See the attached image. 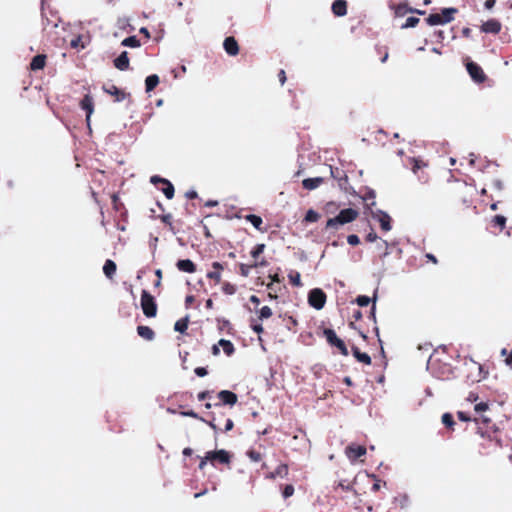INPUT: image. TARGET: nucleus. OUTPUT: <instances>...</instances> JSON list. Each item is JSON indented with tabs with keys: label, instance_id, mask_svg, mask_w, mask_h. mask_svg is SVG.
<instances>
[{
	"label": "nucleus",
	"instance_id": "1",
	"mask_svg": "<svg viewBox=\"0 0 512 512\" xmlns=\"http://www.w3.org/2000/svg\"><path fill=\"white\" fill-rule=\"evenodd\" d=\"M358 216V212L352 208L344 209L334 217L327 221L326 226L328 228L337 229L340 225H344L354 221Z\"/></svg>",
	"mask_w": 512,
	"mask_h": 512
},
{
	"label": "nucleus",
	"instance_id": "2",
	"mask_svg": "<svg viewBox=\"0 0 512 512\" xmlns=\"http://www.w3.org/2000/svg\"><path fill=\"white\" fill-rule=\"evenodd\" d=\"M308 303L316 310H321L326 303V295L320 288H314L309 292Z\"/></svg>",
	"mask_w": 512,
	"mask_h": 512
},
{
	"label": "nucleus",
	"instance_id": "3",
	"mask_svg": "<svg viewBox=\"0 0 512 512\" xmlns=\"http://www.w3.org/2000/svg\"><path fill=\"white\" fill-rule=\"evenodd\" d=\"M141 307L143 309V313L147 317H154L156 315V304L154 302V299L146 291L142 292Z\"/></svg>",
	"mask_w": 512,
	"mask_h": 512
},
{
	"label": "nucleus",
	"instance_id": "4",
	"mask_svg": "<svg viewBox=\"0 0 512 512\" xmlns=\"http://www.w3.org/2000/svg\"><path fill=\"white\" fill-rule=\"evenodd\" d=\"M324 334L326 336L327 341L330 344L336 346L341 351V353L343 355H345V356L348 355V350H347L344 342L337 337L336 333L333 330L326 329L324 331Z\"/></svg>",
	"mask_w": 512,
	"mask_h": 512
},
{
	"label": "nucleus",
	"instance_id": "5",
	"mask_svg": "<svg viewBox=\"0 0 512 512\" xmlns=\"http://www.w3.org/2000/svg\"><path fill=\"white\" fill-rule=\"evenodd\" d=\"M371 216L380 223V226L384 231L391 230V218L386 212L382 210L371 211Z\"/></svg>",
	"mask_w": 512,
	"mask_h": 512
},
{
	"label": "nucleus",
	"instance_id": "6",
	"mask_svg": "<svg viewBox=\"0 0 512 512\" xmlns=\"http://www.w3.org/2000/svg\"><path fill=\"white\" fill-rule=\"evenodd\" d=\"M467 71L470 77L477 83H481L485 80V74L482 68L474 62H468L466 64Z\"/></svg>",
	"mask_w": 512,
	"mask_h": 512
},
{
	"label": "nucleus",
	"instance_id": "7",
	"mask_svg": "<svg viewBox=\"0 0 512 512\" xmlns=\"http://www.w3.org/2000/svg\"><path fill=\"white\" fill-rule=\"evenodd\" d=\"M81 107H82V109L86 110V112H87L86 122H87L88 127L90 128V120H91V116L94 112L93 99L90 95L87 94L84 96L83 100L81 101Z\"/></svg>",
	"mask_w": 512,
	"mask_h": 512
},
{
	"label": "nucleus",
	"instance_id": "8",
	"mask_svg": "<svg viewBox=\"0 0 512 512\" xmlns=\"http://www.w3.org/2000/svg\"><path fill=\"white\" fill-rule=\"evenodd\" d=\"M481 30L485 33L497 34L501 30V24L500 22L494 19L488 20L482 24Z\"/></svg>",
	"mask_w": 512,
	"mask_h": 512
},
{
	"label": "nucleus",
	"instance_id": "9",
	"mask_svg": "<svg viewBox=\"0 0 512 512\" xmlns=\"http://www.w3.org/2000/svg\"><path fill=\"white\" fill-rule=\"evenodd\" d=\"M207 458H211V460H218L221 463H228L230 461L228 452L223 449L207 452Z\"/></svg>",
	"mask_w": 512,
	"mask_h": 512
},
{
	"label": "nucleus",
	"instance_id": "10",
	"mask_svg": "<svg viewBox=\"0 0 512 512\" xmlns=\"http://www.w3.org/2000/svg\"><path fill=\"white\" fill-rule=\"evenodd\" d=\"M366 454V448L364 446H348L346 449V455L349 459H356Z\"/></svg>",
	"mask_w": 512,
	"mask_h": 512
},
{
	"label": "nucleus",
	"instance_id": "11",
	"mask_svg": "<svg viewBox=\"0 0 512 512\" xmlns=\"http://www.w3.org/2000/svg\"><path fill=\"white\" fill-rule=\"evenodd\" d=\"M225 51L232 56H235L239 52V47L236 40L233 37H227L224 40Z\"/></svg>",
	"mask_w": 512,
	"mask_h": 512
},
{
	"label": "nucleus",
	"instance_id": "12",
	"mask_svg": "<svg viewBox=\"0 0 512 512\" xmlns=\"http://www.w3.org/2000/svg\"><path fill=\"white\" fill-rule=\"evenodd\" d=\"M218 397L223 401L224 404L234 405L237 402V395L228 390H222L218 393Z\"/></svg>",
	"mask_w": 512,
	"mask_h": 512
},
{
	"label": "nucleus",
	"instance_id": "13",
	"mask_svg": "<svg viewBox=\"0 0 512 512\" xmlns=\"http://www.w3.org/2000/svg\"><path fill=\"white\" fill-rule=\"evenodd\" d=\"M114 65L117 69L124 71L129 67V58L126 51L122 52L115 60Z\"/></svg>",
	"mask_w": 512,
	"mask_h": 512
},
{
	"label": "nucleus",
	"instance_id": "14",
	"mask_svg": "<svg viewBox=\"0 0 512 512\" xmlns=\"http://www.w3.org/2000/svg\"><path fill=\"white\" fill-rule=\"evenodd\" d=\"M323 181L324 179L322 177L307 178L303 180L302 184L305 189L314 190L318 188L323 183Z\"/></svg>",
	"mask_w": 512,
	"mask_h": 512
},
{
	"label": "nucleus",
	"instance_id": "15",
	"mask_svg": "<svg viewBox=\"0 0 512 512\" xmlns=\"http://www.w3.org/2000/svg\"><path fill=\"white\" fill-rule=\"evenodd\" d=\"M177 268L180 270V271H183V272H187V273H193L195 272V265L194 263L189 260V259H185V260H179L176 264Z\"/></svg>",
	"mask_w": 512,
	"mask_h": 512
},
{
	"label": "nucleus",
	"instance_id": "16",
	"mask_svg": "<svg viewBox=\"0 0 512 512\" xmlns=\"http://www.w3.org/2000/svg\"><path fill=\"white\" fill-rule=\"evenodd\" d=\"M332 11L336 16H344L347 13L346 2L336 0L332 5Z\"/></svg>",
	"mask_w": 512,
	"mask_h": 512
},
{
	"label": "nucleus",
	"instance_id": "17",
	"mask_svg": "<svg viewBox=\"0 0 512 512\" xmlns=\"http://www.w3.org/2000/svg\"><path fill=\"white\" fill-rule=\"evenodd\" d=\"M427 22L429 25L431 26H435V25H443V24H446L448 23V18L446 19H442V15L437 13V14H431L428 18H427Z\"/></svg>",
	"mask_w": 512,
	"mask_h": 512
},
{
	"label": "nucleus",
	"instance_id": "18",
	"mask_svg": "<svg viewBox=\"0 0 512 512\" xmlns=\"http://www.w3.org/2000/svg\"><path fill=\"white\" fill-rule=\"evenodd\" d=\"M159 84V77L156 74L150 75L145 80L146 92L152 91Z\"/></svg>",
	"mask_w": 512,
	"mask_h": 512
},
{
	"label": "nucleus",
	"instance_id": "19",
	"mask_svg": "<svg viewBox=\"0 0 512 512\" xmlns=\"http://www.w3.org/2000/svg\"><path fill=\"white\" fill-rule=\"evenodd\" d=\"M32 70H39L45 66V56L37 55L32 59L30 64Z\"/></svg>",
	"mask_w": 512,
	"mask_h": 512
},
{
	"label": "nucleus",
	"instance_id": "20",
	"mask_svg": "<svg viewBox=\"0 0 512 512\" xmlns=\"http://www.w3.org/2000/svg\"><path fill=\"white\" fill-rule=\"evenodd\" d=\"M137 332L146 340H152L154 338V332L147 326H138Z\"/></svg>",
	"mask_w": 512,
	"mask_h": 512
},
{
	"label": "nucleus",
	"instance_id": "21",
	"mask_svg": "<svg viewBox=\"0 0 512 512\" xmlns=\"http://www.w3.org/2000/svg\"><path fill=\"white\" fill-rule=\"evenodd\" d=\"M116 271V264L112 260H107L103 266V272L108 277L111 278Z\"/></svg>",
	"mask_w": 512,
	"mask_h": 512
},
{
	"label": "nucleus",
	"instance_id": "22",
	"mask_svg": "<svg viewBox=\"0 0 512 512\" xmlns=\"http://www.w3.org/2000/svg\"><path fill=\"white\" fill-rule=\"evenodd\" d=\"M218 345L221 346L224 350V352L230 356L234 352V346L229 340L221 339L218 342Z\"/></svg>",
	"mask_w": 512,
	"mask_h": 512
},
{
	"label": "nucleus",
	"instance_id": "23",
	"mask_svg": "<svg viewBox=\"0 0 512 512\" xmlns=\"http://www.w3.org/2000/svg\"><path fill=\"white\" fill-rule=\"evenodd\" d=\"M354 356L359 362L369 365L371 363V358L368 354L360 352L357 348H354Z\"/></svg>",
	"mask_w": 512,
	"mask_h": 512
},
{
	"label": "nucleus",
	"instance_id": "24",
	"mask_svg": "<svg viewBox=\"0 0 512 512\" xmlns=\"http://www.w3.org/2000/svg\"><path fill=\"white\" fill-rule=\"evenodd\" d=\"M123 46L137 48L140 46L139 40L135 36L125 38L122 43Z\"/></svg>",
	"mask_w": 512,
	"mask_h": 512
},
{
	"label": "nucleus",
	"instance_id": "25",
	"mask_svg": "<svg viewBox=\"0 0 512 512\" xmlns=\"http://www.w3.org/2000/svg\"><path fill=\"white\" fill-rule=\"evenodd\" d=\"M288 474V467L286 465H280L275 470V472L271 473L270 477L275 478L276 476L285 477Z\"/></svg>",
	"mask_w": 512,
	"mask_h": 512
},
{
	"label": "nucleus",
	"instance_id": "26",
	"mask_svg": "<svg viewBox=\"0 0 512 512\" xmlns=\"http://www.w3.org/2000/svg\"><path fill=\"white\" fill-rule=\"evenodd\" d=\"M246 219L256 228L260 229L262 224V219L259 216L250 214L246 216Z\"/></svg>",
	"mask_w": 512,
	"mask_h": 512
},
{
	"label": "nucleus",
	"instance_id": "27",
	"mask_svg": "<svg viewBox=\"0 0 512 512\" xmlns=\"http://www.w3.org/2000/svg\"><path fill=\"white\" fill-rule=\"evenodd\" d=\"M166 185V187L163 189V193L164 195L168 198V199H172L173 196H174V187L172 185V183L170 181H165L164 183Z\"/></svg>",
	"mask_w": 512,
	"mask_h": 512
},
{
	"label": "nucleus",
	"instance_id": "28",
	"mask_svg": "<svg viewBox=\"0 0 512 512\" xmlns=\"http://www.w3.org/2000/svg\"><path fill=\"white\" fill-rule=\"evenodd\" d=\"M272 316V310L270 307L268 306H263L260 310H259V319L260 320H264V319H268Z\"/></svg>",
	"mask_w": 512,
	"mask_h": 512
},
{
	"label": "nucleus",
	"instance_id": "29",
	"mask_svg": "<svg viewBox=\"0 0 512 512\" xmlns=\"http://www.w3.org/2000/svg\"><path fill=\"white\" fill-rule=\"evenodd\" d=\"M187 327H188L187 319H180L174 325V329L181 333H183L187 329Z\"/></svg>",
	"mask_w": 512,
	"mask_h": 512
},
{
	"label": "nucleus",
	"instance_id": "30",
	"mask_svg": "<svg viewBox=\"0 0 512 512\" xmlns=\"http://www.w3.org/2000/svg\"><path fill=\"white\" fill-rule=\"evenodd\" d=\"M107 93L117 96V101H121L124 98V94L119 91L116 86H111L109 89H104Z\"/></svg>",
	"mask_w": 512,
	"mask_h": 512
},
{
	"label": "nucleus",
	"instance_id": "31",
	"mask_svg": "<svg viewBox=\"0 0 512 512\" xmlns=\"http://www.w3.org/2000/svg\"><path fill=\"white\" fill-rule=\"evenodd\" d=\"M318 219H319V214L316 211H314L312 209L307 211L306 216H305V220L307 222H316Z\"/></svg>",
	"mask_w": 512,
	"mask_h": 512
},
{
	"label": "nucleus",
	"instance_id": "32",
	"mask_svg": "<svg viewBox=\"0 0 512 512\" xmlns=\"http://www.w3.org/2000/svg\"><path fill=\"white\" fill-rule=\"evenodd\" d=\"M456 12L453 8H445L440 13L442 15V19L448 18V23L453 19V14Z\"/></svg>",
	"mask_w": 512,
	"mask_h": 512
},
{
	"label": "nucleus",
	"instance_id": "33",
	"mask_svg": "<svg viewBox=\"0 0 512 512\" xmlns=\"http://www.w3.org/2000/svg\"><path fill=\"white\" fill-rule=\"evenodd\" d=\"M289 279L291 281V283L295 286H301V277H300V273L298 272H295V273H291L289 275Z\"/></svg>",
	"mask_w": 512,
	"mask_h": 512
},
{
	"label": "nucleus",
	"instance_id": "34",
	"mask_svg": "<svg viewBox=\"0 0 512 512\" xmlns=\"http://www.w3.org/2000/svg\"><path fill=\"white\" fill-rule=\"evenodd\" d=\"M442 423L448 427H452L454 425V421H453L451 414L444 413L442 415Z\"/></svg>",
	"mask_w": 512,
	"mask_h": 512
},
{
	"label": "nucleus",
	"instance_id": "35",
	"mask_svg": "<svg viewBox=\"0 0 512 512\" xmlns=\"http://www.w3.org/2000/svg\"><path fill=\"white\" fill-rule=\"evenodd\" d=\"M356 302L359 306L365 307V306L369 305V303L371 302V299L368 296L363 295V296H358L356 299Z\"/></svg>",
	"mask_w": 512,
	"mask_h": 512
},
{
	"label": "nucleus",
	"instance_id": "36",
	"mask_svg": "<svg viewBox=\"0 0 512 512\" xmlns=\"http://www.w3.org/2000/svg\"><path fill=\"white\" fill-rule=\"evenodd\" d=\"M418 22H419L418 18H416V17H409V18L406 19V22L403 25V28L415 27Z\"/></svg>",
	"mask_w": 512,
	"mask_h": 512
},
{
	"label": "nucleus",
	"instance_id": "37",
	"mask_svg": "<svg viewBox=\"0 0 512 512\" xmlns=\"http://www.w3.org/2000/svg\"><path fill=\"white\" fill-rule=\"evenodd\" d=\"M222 290L226 293V294H229V295H232L235 293L236 289L234 287V285L230 284V283H224L223 287H222Z\"/></svg>",
	"mask_w": 512,
	"mask_h": 512
},
{
	"label": "nucleus",
	"instance_id": "38",
	"mask_svg": "<svg viewBox=\"0 0 512 512\" xmlns=\"http://www.w3.org/2000/svg\"><path fill=\"white\" fill-rule=\"evenodd\" d=\"M265 249L264 244H258L256 248L252 251V257L257 258Z\"/></svg>",
	"mask_w": 512,
	"mask_h": 512
},
{
	"label": "nucleus",
	"instance_id": "39",
	"mask_svg": "<svg viewBox=\"0 0 512 512\" xmlns=\"http://www.w3.org/2000/svg\"><path fill=\"white\" fill-rule=\"evenodd\" d=\"M207 277L215 280L217 283H219L221 281L220 271H211L207 274Z\"/></svg>",
	"mask_w": 512,
	"mask_h": 512
},
{
	"label": "nucleus",
	"instance_id": "40",
	"mask_svg": "<svg viewBox=\"0 0 512 512\" xmlns=\"http://www.w3.org/2000/svg\"><path fill=\"white\" fill-rule=\"evenodd\" d=\"M71 46L73 48H81V49H83L85 47L84 44L82 43V39L80 36L76 37L75 39H73L71 41Z\"/></svg>",
	"mask_w": 512,
	"mask_h": 512
},
{
	"label": "nucleus",
	"instance_id": "41",
	"mask_svg": "<svg viewBox=\"0 0 512 512\" xmlns=\"http://www.w3.org/2000/svg\"><path fill=\"white\" fill-rule=\"evenodd\" d=\"M494 222H495L496 225H498L501 228H503L505 226V223H506V218L504 216L497 215L494 218Z\"/></svg>",
	"mask_w": 512,
	"mask_h": 512
},
{
	"label": "nucleus",
	"instance_id": "42",
	"mask_svg": "<svg viewBox=\"0 0 512 512\" xmlns=\"http://www.w3.org/2000/svg\"><path fill=\"white\" fill-rule=\"evenodd\" d=\"M474 409L477 413L484 412L488 409V404L484 402L478 403L475 405Z\"/></svg>",
	"mask_w": 512,
	"mask_h": 512
},
{
	"label": "nucleus",
	"instance_id": "43",
	"mask_svg": "<svg viewBox=\"0 0 512 512\" xmlns=\"http://www.w3.org/2000/svg\"><path fill=\"white\" fill-rule=\"evenodd\" d=\"M347 242L350 244V245H358L360 240H359V237L357 235H349L347 237Z\"/></svg>",
	"mask_w": 512,
	"mask_h": 512
},
{
	"label": "nucleus",
	"instance_id": "44",
	"mask_svg": "<svg viewBox=\"0 0 512 512\" xmlns=\"http://www.w3.org/2000/svg\"><path fill=\"white\" fill-rule=\"evenodd\" d=\"M181 415L185 416V417L197 418V419H200L201 421L205 422V420L203 418H200L194 411H183V412H181Z\"/></svg>",
	"mask_w": 512,
	"mask_h": 512
},
{
	"label": "nucleus",
	"instance_id": "45",
	"mask_svg": "<svg viewBox=\"0 0 512 512\" xmlns=\"http://www.w3.org/2000/svg\"><path fill=\"white\" fill-rule=\"evenodd\" d=\"M294 493V488L292 485H287L284 489V492H283V495L285 498H288L290 496H292Z\"/></svg>",
	"mask_w": 512,
	"mask_h": 512
},
{
	"label": "nucleus",
	"instance_id": "46",
	"mask_svg": "<svg viewBox=\"0 0 512 512\" xmlns=\"http://www.w3.org/2000/svg\"><path fill=\"white\" fill-rule=\"evenodd\" d=\"M165 181H167V179H165V178H161V177L156 176V175H155V176H152V177L150 178V182H151V183H153V184H157V183H163V184H164V183H165Z\"/></svg>",
	"mask_w": 512,
	"mask_h": 512
},
{
	"label": "nucleus",
	"instance_id": "47",
	"mask_svg": "<svg viewBox=\"0 0 512 512\" xmlns=\"http://www.w3.org/2000/svg\"><path fill=\"white\" fill-rule=\"evenodd\" d=\"M195 373L199 376V377H204L207 375V370L203 367H197L195 369Z\"/></svg>",
	"mask_w": 512,
	"mask_h": 512
},
{
	"label": "nucleus",
	"instance_id": "48",
	"mask_svg": "<svg viewBox=\"0 0 512 512\" xmlns=\"http://www.w3.org/2000/svg\"><path fill=\"white\" fill-rule=\"evenodd\" d=\"M248 456L250 457V459H251L252 461H255V462H257V461H259V460H260V454H259V453H257V452L250 451V452L248 453Z\"/></svg>",
	"mask_w": 512,
	"mask_h": 512
},
{
	"label": "nucleus",
	"instance_id": "49",
	"mask_svg": "<svg viewBox=\"0 0 512 512\" xmlns=\"http://www.w3.org/2000/svg\"><path fill=\"white\" fill-rule=\"evenodd\" d=\"M366 239H367V241H369V242H375V241H377L378 236H377V234H376L375 232H370V233L367 235Z\"/></svg>",
	"mask_w": 512,
	"mask_h": 512
},
{
	"label": "nucleus",
	"instance_id": "50",
	"mask_svg": "<svg viewBox=\"0 0 512 512\" xmlns=\"http://www.w3.org/2000/svg\"><path fill=\"white\" fill-rule=\"evenodd\" d=\"M457 416L458 418L461 420V421H464V422H467V421H470V417H468L464 412L462 411H459L457 413Z\"/></svg>",
	"mask_w": 512,
	"mask_h": 512
},
{
	"label": "nucleus",
	"instance_id": "51",
	"mask_svg": "<svg viewBox=\"0 0 512 512\" xmlns=\"http://www.w3.org/2000/svg\"><path fill=\"white\" fill-rule=\"evenodd\" d=\"M209 460H211V458H207V454H206V455H205V457H203V458L201 459V462H200V464H199V468H200V469H204V467H205V466H206V464H207V461H209Z\"/></svg>",
	"mask_w": 512,
	"mask_h": 512
},
{
	"label": "nucleus",
	"instance_id": "52",
	"mask_svg": "<svg viewBox=\"0 0 512 512\" xmlns=\"http://www.w3.org/2000/svg\"><path fill=\"white\" fill-rule=\"evenodd\" d=\"M505 363L512 369V350L509 352V355L505 359Z\"/></svg>",
	"mask_w": 512,
	"mask_h": 512
},
{
	"label": "nucleus",
	"instance_id": "53",
	"mask_svg": "<svg viewBox=\"0 0 512 512\" xmlns=\"http://www.w3.org/2000/svg\"><path fill=\"white\" fill-rule=\"evenodd\" d=\"M496 3V0H486L485 1V7L487 9H492Z\"/></svg>",
	"mask_w": 512,
	"mask_h": 512
},
{
	"label": "nucleus",
	"instance_id": "54",
	"mask_svg": "<svg viewBox=\"0 0 512 512\" xmlns=\"http://www.w3.org/2000/svg\"><path fill=\"white\" fill-rule=\"evenodd\" d=\"M233 426H234L233 421L231 419H228L226 422V425H225V430L230 431V430H232Z\"/></svg>",
	"mask_w": 512,
	"mask_h": 512
},
{
	"label": "nucleus",
	"instance_id": "55",
	"mask_svg": "<svg viewBox=\"0 0 512 512\" xmlns=\"http://www.w3.org/2000/svg\"><path fill=\"white\" fill-rule=\"evenodd\" d=\"M252 329L256 332V333H261L263 331V327L262 325L260 324H254L252 326Z\"/></svg>",
	"mask_w": 512,
	"mask_h": 512
},
{
	"label": "nucleus",
	"instance_id": "56",
	"mask_svg": "<svg viewBox=\"0 0 512 512\" xmlns=\"http://www.w3.org/2000/svg\"><path fill=\"white\" fill-rule=\"evenodd\" d=\"M279 80L281 82V84L283 85L286 81V76H285V72L283 70L280 71L279 73Z\"/></svg>",
	"mask_w": 512,
	"mask_h": 512
},
{
	"label": "nucleus",
	"instance_id": "57",
	"mask_svg": "<svg viewBox=\"0 0 512 512\" xmlns=\"http://www.w3.org/2000/svg\"><path fill=\"white\" fill-rule=\"evenodd\" d=\"M212 266H213V268L215 269V271H220V270H222V269H223L222 265H221L220 263H218V262H214V263L212 264Z\"/></svg>",
	"mask_w": 512,
	"mask_h": 512
},
{
	"label": "nucleus",
	"instance_id": "58",
	"mask_svg": "<svg viewBox=\"0 0 512 512\" xmlns=\"http://www.w3.org/2000/svg\"><path fill=\"white\" fill-rule=\"evenodd\" d=\"M140 33L144 34L147 38H149V37H150V33H149V31H148V29H147V28H145V27L140 28Z\"/></svg>",
	"mask_w": 512,
	"mask_h": 512
},
{
	"label": "nucleus",
	"instance_id": "59",
	"mask_svg": "<svg viewBox=\"0 0 512 512\" xmlns=\"http://www.w3.org/2000/svg\"><path fill=\"white\" fill-rule=\"evenodd\" d=\"M250 301H251L252 303L256 304V305H258V304L260 303L259 298H258L257 296H255V295H252V296L250 297Z\"/></svg>",
	"mask_w": 512,
	"mask_h": 512
},
{
	"label": "nucleus",
	"instance_id": "60",
	"mask_svg": "<svg viewBox=\"0 0 512 512\" xmlns=\"http://www.w3.org/2000/svg\"><path fill=\"white\" fill-rule=\"evenodd\" d=\"M207 392H201L198 394V399L201 401V400H204L206 397H207Z\"/></svg>",
	"mask_w": 512,
	"mask_h": 512
},
{
	"label": "nucleus",
	"instance_id": "61",
	"mask_svg": "<svg viewBox=\"0 0 512 512\" xmlns=\"http://www.w3.org/2000/svg\"><path fill=\"white\" fill-rule=\"evenodd\" d=\"M477 399L478 397L475 394H470L469 397L467 398V400L470 402L476 401Z\"/></svg>",
	"mask_w": 512,
	"mask_h": 512
},
{
	"label": "nucleus",
	"instance_id": "62",
	"mask_svg": "<svg viewBox=\"0 0 512 512\" xmlns=\"http://www.w3.org/2000/svg\"><path fill=\"white\" fill-rule=\"evenodd\" d=\"M183 454H184L185 456H190V455L192 454V449H191V448H185V449L183 450Z\"/></svg>",
	"mask_w": 512,
	"mask_h": 512
},
{
	"label": "nucleus",
	"instance_id": "63",
	"mask_svg": "<svg viewBox=\"0 0 512 512\" xmlns=\"http://www.w3.org/2000/svg\"><path fill=\"white\" fill-rule=\"evenodd\" d=\"M500 354H501L502 357H505V358L509 355L507 349H505V348H503L501 350Z\"/></svg>",
	"mask_w": 512,
	"mask_h": 512
},
{
	"label": "nucleus",
	"instance_id": "64",
	"mask_svg": "<svg viewBox=\"0 0 512 512\" xmlns=\"http://www.w3.org/2000/svg\"><path fill=\"white\" fill-rule=\"evenodd\" d=\"M270 278H271V280H272V283H273V282H279V281H280V280H279V277H278V275H277V274H275V275H271V276H270Z\"/></svg>",
	"mask_w": 512,
	"mask_h": 512
}]
</instances>
